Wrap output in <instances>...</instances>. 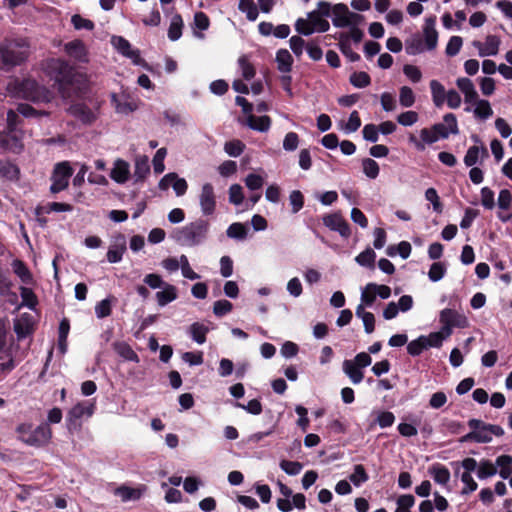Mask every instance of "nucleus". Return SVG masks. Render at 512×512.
Listing matches in <instances>:
<instances>
[{
    "instance_id": "1",
    "label": "nucleus",
    "mask_w": 512,
    "mask_h": 512,
    "mask_svg": "<svg viewBox=\"0 0 512 512\" xmlns=\"http://www.w3.org/2000/svg\"><path fill=\"white\" fill-rule=\"evenodd\" d=\"M210 224L203 218L176 228L171 234V238L180 246L196 247L202 245L208 238Z\"/></svg>"
},
{
    "instance_id": "2",
    "label": "nucleus",
    "mask_w": 512,
    "mask_h": 512,
    "mask_svg": "<svg viewBox=\"0 0 512 512\" xmlns=\"http://www.w3.org/2000/svg\"><path fill=\"white\" fill-rule=\"evenodd\" d=\"M44 73L55 82L62 98L71 96L70 86L72 85L74 71L69 63L63 59L52 58L42 64Z\"/></svg>"
},
{
    "instance_id": "3",
    "label": "nucleus",
    "mask_w": 512,
    "mask_h": 512,
    "mask_svg": "<svg viewBox=\"0 0 512 512\" xmlns=\"http://www.w3.org/2000/svg\"><path fill=\"white\" fill-rule=\"evenodd\" d=\"M468 426L471 431L460 438L461 443H489L492 441L493 436L501 437L504 435V430L501 426L487 424L479 419H470Z\"/></svg>"
},
{
    "instance_id": "4",
    "label": "nucleus",
    "mask_w": 512,
    "mask_h": 512,
    "mask_svg": "<svg viewBox=\"0 0 512 512\" xmlns=\"http://www.w3.org/2000/svg\"><path fill=\"white\" fill-rule=\"evenodd\" d=\"M19 439L29 446L41 447L49 443L52 430L48 424H41L36 428L30 423H22L16 428Z\"/></svg>"
},
{
    "instance_id": "5",
    "label": "nucleus",
    "mask_w": 512,
    "mask_h": 512,
    "mask_svg": "<svg viewBox=\"0 0 512 512\" xmlns=\"http://www.w3.org/2000/svg\"><path fill=\"white\" fill-rule=\"evenodd\" d=\"M15 95L32 102H49L52 93L34 79H23L15 82Z\"/></svg>"
},
{
    "instance_id": "6",
    "label": "nucleus",
    "mask_w": 512,
    "mask_h": 512,
    "mask_svg": "<svg viewBox=\"0 0 512 512\" xmlns=\"http://www.w3.org/2000/svg\"><path fill=\"white\" fill-rule=\"evenodd\" d=\"M372 358L369 353L360 352L353 359H346L342 363V371L352 384H360L364 379L363 369L370 366Z\"/></svg>"
},
{
    "instance_id": "7",
    "label": "nucleus",
    "mask_w": 512,
    "mask_h": 512,
    "mask_svg": "<svg viewBox=\"0 0 512 512\" xmlns=\"http://www.w3.org/2000/svg\"><path fill=\"white\" fill-rule=\"evenodd\" d=\"M278 488L283 498L277 499V508L281 512H290L294 508L302 511L306 509V497L302 493L293 494L292 490L282 482H278Z\"/></svg>"
},
{
    "instance_id": "8",
    "label": "nucleus",
    "mask_w": 512,
    "mask_h": 512,
    "mask_svg": "<svg viewBox=\"0 0 512 512\" xmlns=\"http://www.w3.org/2000/svg\"><path fill=\"white\" fill-rule=\"evenodd\" d=\"M111 45L123 57L129 59L132 64L150 70L148 63L141 57L140 50L134 48L131 43L122 36H112Z\"/></svg>"
},
{
    "instance_id": "9",
    "label": "nucleus",
    "mask_w": 512,
    "mask_h": 512,
    "mask_svg": "<svg viewBox=\"0 0 512 512\" xmlns=\"http://www.w3.org/2000/svg\"><path fill=\"white\" fill-rule=\"evenodd\" d=\"M28 43L24 39L8 40L0 46V55L3 62L7 65H19L27 58L26 51H15V48H27Z\"/></svg>"
},
{
    "instance_id": "10",
    "label": "nucleus",
    "mask_w": 512,
    "mask_h": 512,
    "mask_svg": "<svg viewBox=\"0 0 512 512\" xmlns=\"http://www.w3.org/2000/svg\"><path fill=\"white\" fill-rule=\"evenodd\" d=\"M95 401L87 400L75 404L67 414V428L69 431H77L81 428L80 419L89 418L95 412Z\"/></svg>"
},
{
    "instance_id": "11",
    "label": "nucleus",
    "mask_w": 512,
    "mask_h": 512,
    "mask_svg": "<svg viewBox=\"0 0 512 512\" xmlns=\"http://www.w3.org/2000/svg\"><path fill=\"white\" fill-rule=\"evenodd\" d=\"M363 21V16L349 10L343 3L335 4L332 8V23L337 28L358 26Z\"/></svg>"
},
{
    "instance_id": "12",
    "label": "nucleus",
    "mask_w": 512,
    "mask_h": 512,
    "mask_svg": "<svg viewBox=\"0 0 512 512\" xmlns=\"http://www.w3.org/2000/svg\"><path fill=\"white\" fill-rule=\"evenodd\" d=\"M72 174L73 169L68 161L57 163L51 176L50 191L56 194L65 190L68 187Z\"/></svg>"
},
{
    "instance_id": "13",
    "label": "nucleus",
    "mask_w": 512,
    "mask_h": 512,
    "mask_svg": "<svg viewBox=\"0 0 512 512\" xmlns=\"http://www.w3.org/2000/svg\"><path fill=\"white\" fill-rule=\"evenodd\" d=\"M441 330L446 335H451L453 328H465L468 326V320L465 315L456 310L445 308L439 314Z\"/></svg>"
},
{
    "instance_id": "14",
    "label": "nucleus",
    "mask_w": 512,
    "mask_h": 512,
    "mask_svg": "<svg viewBox=\"0 0 512 512\" xmlns=\"http://www.w3.org/2000/svg\"><path fill=\"white\" fill-rule=\"evenodd\" d=\"M198 202L201 214L205 217L212 216L217 208V196L214 186L206 182L201 186L198 194Z\"/></svg>"
},
{
    "instance_id": "15",
    "label": "nucleus",
    "mask_w": 512,
    "mask_h": 512,
    "mask_svg": "<svg viewBox=\"0 0 512 512\" xmlns=\"http://www.w3.org/2000/svg\"><path fill=\"white\" fill-rule=\"evenodd\" d=\"M23 130H7L0 132V146L11 153L20 154L24 150Z\"/></svg>"
},
{
    "instance_id": "16",
    "label": "nucleus",
    "mask_w": 512,
    "mask_h": 512,
    "mask_svg": "<svg viewBox=\"0 0 512 512\" xmlns=\"http://www.w3.org/2000/svg\"><path fill=\"white\" fill-rule=\"evenodd\" d=\"M111 103L116 113L128 115L138 109L140 101L126 92H121L111 95Z\"/></svg>"
},
{
    "instance_id": "17",
    "label": "nucleus",
    "mask_w": 512,
    "mask_h": 512,
    "mask_svg": "<svg viewBox=\"0 0 512 512\" xmlns=\"http://www.w3.org/2000/svg\"><path fill=\"white\" fill-rule=\"evenodd\" d=\"M127 250V240L124 234L116 233L111 236L107 251V261L111 264L119 263Z\"/></svg>"
},
{
    "instance_id": "18",
    "label": "nucleus",
    "mask_w": 512,
    "mask_h": 512,
    "mask_svg": "<svg viewBox=\"0 0 512 512\" xmlns=\"http://www.w3.org/2000/svg\"><path fill=\"white\" fill-rule=\"evenodd\" d=\"M496 204L498 206V212H497L498 219L503 223H507V222L511 221V219H512V193H511V191L508 189H501L499 191Z\"/></svg>"
},
{
    "instance_id": "19",
    "label": "nucleus",
    "mask_w": 512,
    "mask_h": 512,
    "mask_svg": "<svg viewBox=\"0 0 512 512\" xmlns=\"http://www.w3.org/2000/svg\"><path fill=\"white\" fill-rule=\"evenodd\" d=\"M323 224L330 230L338 232L344 238H348L351 234L349 224L340 213H332L324 216Z\"/></svg>"
},
{
    "instance_id": "20",
    "label": "nucleus",
    "mask_w": 512,
    "mask_h": 512,
    "mask_svg": "<svg viewBox=\"0 0 512 512\" xmlns=\"http://www.w3.org/2000/svg\"><path fill=\"white\" fill-rule=\"evenodd\" d=\"M434 130L441 139H447L451 134L459 133L457 118L453 113H447L443 117V122L433 125Z\"/></svg>"
},
{
    "instance_id": "21",
    "label": "nucleus",
    "mask_w": 512,
    "mask_h": 512,
    "mask_svg": "<svg viewBox=\"0 0 512 512\" xmlns=\"http://www.w3.org/2000/svg\"><path fill=\"white\" fill-rule=\"evenodd\" d=\"M435 26V16H430L425 19L421 36L428 51L434 50L438 44V32Z\"/></svg>"
},
{
    "instance_id": "22",
    "label": "nucleus",
    "mask_w": 512,
    "mask_h": 512,
    "mask_svg": "<svg viewBox=\"0 0 512 512\" xmlns=\"http://www.w3.org/2000/svg\"><path fill=\"white\" fill-rule=\"evenodd\" d=\"M500 39L495 35H488L485 42L473 41V46L478 50L480 57L495 56L499 51Z\"/></svg>"
},
{
    "instance_id": "23",
    "label": "nucleus",
    "mask_w": 512,
    "mask_h": 512,
    "mask_svg": "<svg viewBox=\"0 0 512 512\" xmlns=\"http://www.w3.org/2000/svg\"><path fill=\"white\" fill-rule=\"evenodd\" d=\"M110 178L118 184H125L130 178L129 163L121 158L116 159L110 171Z\"/></svg>"
},
{
    "instance_id": "24",
    "label": "nucleus",
    "mask_w": 512,
    "mask_h": 512,
    "mask_svg": "<svg viewBox=\"0 0 512 512\" xmlns=\"http://www.w3.org/2000/svg\"><path fill=\"white\" fill-rule=\"evenodd\" d=\"M69 113L84 124H91L97 119V114L83 103L73 104L68 109Z\"/></svg>"
},
{
    "instance_id": "25",
    "label": "nucleus",
    "mask_w": 512,
    "mask_h": 512,
    "mask_svg": "<svg viewBox=\"0 0 512 512\" xmlns=\"http://www.w3.org/2000/svg\"><path fill=\"white\" fill-rule=\"evenodd\" d=\"M64 51L68 56L80 62L87 61V49L83 41L76 39L64 45Z\"/></svg>"
},
{
    "instance_id": "26",
    "label": "nucleus",
    "mask_w": 512,
    "mask_h": 512,
    "mask_svg": "<svg viewBox=\"0 0 512 512\" xmlns=\"http://www.w3.org/2000/svg\"><path fill=\"white\" fill-rule=\"evenodd\" d=\"M456 85L458 89L463 93L465 103L472 104L476 102L478 93L472 80L466 77H460L456 80Z\"/></svg>"
},
{
    "instance_id": "27",
    "label": "nucleus",
    "mask_w": 512,
    "mask_h": 512,
    "mask_svg": "<svg viewBox=\"0 0 512 512\" xmlns=\"http://www.w3.org/2000/svg\"><path fill=\"white\" fill-rule=\"evenodd\" d=\"M487 157L488 150L486 147L474 145L468 148L463 161L467 167H474V165Z\"/></svg>"
},
{
    "instance_id": "28",
    "label": "nucleus",
    "mask_w": 512,
    "mask_h": 512,
    "mask_svg": "<svg viewBox=\"0 0 512 512\" xmlns=\"http://www.w3.org/2000/svg\"><path fill=\"white\" fill-rule=\"evenodd\" d=\"M244 124L252 130L265 133L271 127V118L267 115L255 116L251 113L247 115Z\"/></svg>"
},
{
    "instance_id": "29",
    "label": "nucleus",
    "mask_w": 512,
    "mask_h": 512,
    "mask_svg": "<svg viewBox=\"0 0 512 512\" xmlns=\"http://www.w3.org/2000/svg\"><path fill=\"white\" fill-rule=\"evenodd\" d=\"M211 330V327L202 322L192 323L187 330L190 338L197 344L202 345L206 342V336Z\"/></svg>"
},
{
    "instance_id": "30",
    "label": "nucleus",
    "mask_w": 512,
    "mask_h": 512,
    "mask_svg": "<svg viewBox=\"0 0 512 512\" xmlns=\"http://www.w3.org/2000/svg\"><path fill=\"white\" fill-rule=\"evenodd\" d=\"M178 297L177 288L170 284L166 283L160 291L156 292L155 298L160 307H164L167 304L173 302Z\"/></svg>"
},
{
    "instance_id": "31",
    "label": "nucleus",
    "mask_w": 512,
    "mask_h": 512,
    "mask_svg": "<svg viewBox=\"0 0 512 512\" xmlns=\"http://www.w3.org/2000/svg\"><path fill=\"white\" fill-rule=\"evenodd\" d=\"M145 490V486L132 488L129 486L122 485L115 489L114 494L116 496H119L123 502H128L140 499Z\"/></svg>"
},
{
    "instance_id": "32",
    "label": "nucleus",
    "mask_w": 512,
    "mask_h": 512,
    "mask_svg": "<svg viewBox=\"0 0 512 512\" xmlns=\"http://www.w3.org/2000/svg\"><path fill=\"white\" fill-rule=\"evenodd\" d=\"M33 330V319L30 314H22L14 323V331L18 338L27 337Z\"/></svg>"
},
{
    "instance_id": "33",
    "label": "nucleus",
    "mask_w": 512,
    "mask_h": 512,
    "mask_svg": "<svg viewBox=\"0 0 512 512\" xmlns=\"http://www.w3.org/2000/svg\"><path fill=\"white\" fill-rule=\"evenodd\" d=\"M14 274L20 279L25 285L33 283V276L26 264L19 259H14L11 263Z\"/></svg>"
},
{
    "instance_id": "34",
    "label": "nucleus",
    "mask_w": 512,
    "mask_h": 512,
    "mask_svg": "<svg viewBox=\"0 0 512 512\" xmlns=\"http://www.w3.org/2000/svg\"><path fill=\"white\" fill-rule=\"evenodd\" d=\"M275 61L280 73H290L293 65V57L287 49H279L276 53Z\"/></svg>"
},
{
    "instance_id": "35",
    "label": "nucleus",
    "mask_w": 512,
    "mask_h": 512,
    "mask_svg": "<svg viewBox=\"0 0 512 512\" xmlns=\"http://www.w3.org/2000/svg\"><path fill=\"white\" fill-rule=\"evenodd\" d=\"M429 474L440 485H447L450 481V471L444 465L436 463L429 468Z\"/></svg>"
},
{
    "instance_id": "36",
    "label": "nucleus",
    "mask_w": 512,
    "mask_h": 512,
    "mask_svg": "<svg viewBox=\"0 0 512 512\" xmlns=\"http://www.w3.org/2000/svg\"><path fill=\"white\" fill-rule=\"evenodd\" d=\"M496 469L499 468L500 477L502 479H508L512 474V457L510 455H500L496 458L494 464Z\"/></svg>"
},
{
    "instance_id": "37",
    "label": "nucleus",
    "mask_w": 512,
    "mask_h": 512,
    "mask_svg": "<svg viewBox=\"0 0 512 512\" xmlns=\"http://www.w3.org/2000/svg\"><path fill=\"white\" fill-rule=\"evenodd\" d=\"M425 51H428V49L426 48L420 34L413 35L406 41V53L408 55H418Z\"/></svg>"
},
{
    "instance_id": "38",
    "label": "nucleus",
    "mask_w": 512,
    "mask_h": 512,
    "mask_svg": "<svg viewBox=\"0 0 512 512\" xmlns=\"http://www.w3.org/2000/svg\"><path fill=\"white\" fill-rule=\"evenodd\" d=\"M430 89L434 105L438 108L442 107L447 95L444 86L437 80H431Z\"/></svg>"
},
{
    "instance_id": "39",
    "label": "nucleus",
    "mask_w": 512,
    "mask_h": 512,
    "mask_svg": "<svg viewBox=\"0 0 512 512\" xmlns=\"http://www.w3.org/2000/svg\"><path fill=\"white\" fill-rule=\"evenodd\" d=\"M150 172L149 159L147 156H137L135 159L134 177L136 181L143 180Z\"/></svg>"
},
{
    "instance_id": "40",
    "label": "nucleus",
    "mask_w": 512,
    "mask_h": 512,
    "mask_svg": "<svg viewBox=\"0 0 512 512\" xmlns=\"http://www.w3.org/2000/svg\"><path fill=\"white\" fill-rule=\"evenodd\" d=\"M475 108L473 109V113L476 118L480 120H487L493 114V110L488 100L478 99L473 103Z\"/></svg>"
},
{
    "instance_id": "41",
    "label": "nucleus",
    "mask_w": 512,
    "mask_h": 512,
    "mask_svg": "<svg viewBox=\"0 0 512 512\" xmlns=\"http://www.w3.org/2000/svg\"><path fill=\"white\" fill-rule=\"evenodd\" d=\"M227 237L235 240H245L248 235V227L241 222H234L226 230Z\"/></svg>"
},
{
    "instance_id": "42",
    "label": "nucleus",
    "mask_w": 512,
    "mask_h": 512,
    "mask_svg": "<svg viewBox=\"0 0 512 512\" xmlns=\"http://www.w3.org/2000/svg\"><path fill=\"white\" fill-rule=\"evenodd\" d=\"M308 16L311 21V29L314 32H326L330 28L329 22L320 15L317 11H312L308 13Z\"/></svg>"
},
{
    "instance_id": "43",
    "label": "nucleus",
    "mask_w": 512,
    "mask_h": 512,
    "mask_svg": "<svg viewBox=\"0 0 512 512\" xmlns=\"http://www.w3.org/2000/svg\"><path fill=\"white\" fill-rule=\"evenodd\" d=\"M183 20L179 14H175L170 21L168 28V38L171 41H177L182 36Z\"/></svg>"
},
{
    "instance_id": "44",
    "label": "nucleus",
    "mask_w": 512,
    "mask_h": 512,
    "mask_svg": "<svg viewBox=\"0 0 512 512\" xmlns=\"http://www.w3.org/2000/svg\"><path fill=\"white\" fill-rule=\"evenodd\" d=\"M113 348L115 352L120 355L122 358L128 361H138L137 354L133 351V349L126 342H115L113 344Z\"/></svg>"
},
{
    "instance_id": "45",
    "label": "nucleus",
    "mask_w": 512,
    "mask_h": 512,
    "mask_svg": "<svg viewBox=\"0 0 512 512\" xmlns=\"http://www.w3.org/2000/svg\"><path fill=\"white\" fill-rule=\"evenodd\" d=\"M477 477L480 480L490 478L497 474L496 466L489 460H481L477 468Z\"/></svg>"
},
{
    "instance_id": "46",
    "label": "nucleus",
    "mask_w": 512,
    "mask_h": 512,
    "mask_svg": "<svg viewBox=\"0 0 512 512\" xmlns=\"http://www.w3.org/2000/svg\"><path fill=\"white\" fill-rule=\"evenodd\" d=\"M238 68L242 77L247 81L253 79L256 74L254 66L250 63L246 55L239 57Z\"/></svg>"
},
{
    "instance_id": "47",
    "label": "nucleus",
    "mask_w": 512,
    "mask_h": 512,
    "mask_svg": "<svg viewBox=\"0 0 512 512\" xmlns=\"http://www.w3.org/2000/svg\"><path fill=\"white\" fill-rule=\"evenodd\" d=\"M447 273V264L444 262H434L428 271V278L432 282H438L444 278Z\"/></svg>"
},
{
    "instance_id": "48",
    "label": "nucleus",
    "mask_w": 512,
    "mask_h": 512,
    "mask_svg": "<svg viewBox=\"0 0 512 512\" xmlns=\"http://www.w3.org/2000/svg\"><path fill=\"white\" fill-rule=\"evenodd\" d=\"M238 9L246 14L249 21H255L259 15L254 0H239Z\"/></svg>"
},
{
    "instance_id": "49",
    "label": "nucleus",
    "mask_w": 512,
    "mask_h": 512,
    "mask_svg": "<svg viewBox=\"0 0 512 512\" xmlns=\"http://www.w3.org/2000/svg\"><path fill=\"white\" fill-rule=\"evenodd\" d=\"M448 337H450L449 335H446L445 333H443V330H439L437 332H432L430 333L429 335L425 336L424 335V342H425V345H426V348H439L442 346L443 344V341L445 339H447Z\"/></svg>"
},
{
    "instance_id": "50",
    "label": "nucleus",
    "mask_w": 512,
    "mask_h": 512,
    "mask_svg": "<svg viewBox=\"0 0 512 512\" xmlns=\"http://www.w3.org/2000/svg\"><path fill=\"white\" fill-rule=\"evenodd\" d=\"M415 504V497L412 494H403L396 499L395 512H411Z\"/></svg>"
},
{
    "instance_id": "51",
    "label": "nucleus",
    "mask_w": 512,
    "mask_h": 512,
    "mask_svg": "<svg viewBox=\"0 0 512 512\" xmlns=\"http://www.w3.org/2000/svg\"><path fill=\"white\" fill-rule=\"evenodd\" d=\"M480 197H481V205L486 210L494 209L496 203H495V194L492 189H490L487 186L482 187L480 190Z\"/></svg>"
},
{
    "instance_id": "52",
    "label": "nucleus",
    "mask_w": 512,
    "mask_h": 512,
    "mask_svg": "<svg viewBox=\"0 0 512 512\" xmlns=\"http://www.w3.org/2000/svg\"><path fill=\"white\" fill-rule=\"evenodd\" d=\"M399 102L405 108L412 107L415 103V94L408 86H402L399 89Z\"/></svg>"
},
{
    "instance_id": "53",
    "label": "nucleus",
    "mask_w": 512,
    "mask_h": 512,
    "mask_svg": "<svg viewBox=\"0 0 512 512\" xmlns=\"http://www.w3.org/2000/svg\"><path fill=\"white\" fill-rule=\"evenodd\" d=\"M376 253L371 248H367L356 256V262L363 267H374Z\"/></svg>"
},
{
    "instance_id": "54",
    "label": "nucleus",
    "mask_w": 512,
    "mask_h": 512,
    "mask_svg": "<svg viewBox=\"0 0 512 512\" xmlns=\"http://www.w3.org/2000/svg\"><path fill=\"white\" fill-rule=\"evenodd\" d=\"M229 202L235 206H239L244 203V192L243 188L239 184H232L228 190Z\"/></svg>"
},
{
    "instance_id": "55",
    "label": "nucleus",
    "mask_w": 512,
    "mask_h": 512,
    "mask_svg": "<svg viewBox=\"0 0 512 512\" xmlns=\"http://www.w3.org/2000/svg\"><path fill=\"white\" fill-rule=\"evenodd\" d=\"M439 139L438 133L434 130V126L430 128H423L420 130V142L423 143L424 149L426 145L436 143Z\"/></svg>"
},
{
    "instance_id": "56",
    "label": "nucleus",
    "mask_w": 512,
    "mask_h": 512,
    "mask_svg": "<svg viewBox=\"0 0 512 512\" xmlns=\"http://www.w3.org/2000/svg\"><path fill=\"white\" fill-rule=\"evenodd\" d=\"M368 474L363 465L358 464L354 466L353 473L349 476L350 481L356 486L359 487L363 483L368 480Z\"/></svg>"
},
{
    "instance_id": "57",
    "label": "nucleus",
    "mask_w": 512,
    "mask_h": 512,
    "mask_svg": "<svg viewBox=\"0 0 512 512\" xmlns=\"http://www.w3.org/2000/svg\"><path fill=\"white\" fill-rule=\"evenodd\" d=\"M245 185L250 191H259L264 185V178L256 173H250L245 177Z\"/></svg>"
},
{
    "instance_id": "58",
    "label": "nucleus",
    "mask_w": 512,
    "mask_h": 512,
    "mask_svg": "<svg viewBox=\"0 0 512 512\" xmlns=\"http://www.w3.org/2000/svg\"><path fill=\"white\" fill-rule=\"evenodd\" d=\"M362 167H363L364 174L368 178L375 179L378 177L380 168H379L378 163L375 160H373L371 158L364 159L362 161Z\"/></svg>"
},
{
    "instance_id": "59",
    "label": "nucleus",
    "mask_w": 512,
    "mask_h": 512,
    "mask_svg": "<svg viewBox=\"0 0 512 512\" xmlns=\"http://www.w3.org/2000/svg\"><path fill=\"white\" fill-rule=\"evenodd\" d=\"M350 83L356 88H365L371 83V78L366 72H354L350 76Z\"/></svg>"
},
{
    "instance_id": "60",
    "label": "nucleus",
    "mask_w": 512,
    "mask_h": 512,
    "mask_svg": "<svg viewBox=\"0 0 512 512\" xmlns=\"http://www.w3.org/2000/svg\"><path fill=\"white\" fill-rule=\"evenodd\" d=\"M234 406L245 410L247 413L252 415H260L262 413V404L258 399H252L247 404L235 402Z\"/></svg>"
},
{
    "instance_id": "61",
    "label": "nucleus",
    "mask_w": 512,
    "mask_h": 512,
    "mask_svg": "<svg viewBox=\"0 0 512 512\" xmlns=\"http://www.w3.org/2000/svg\"><path fill=\"white\" fill-rule=\"evenodd\" d=\"M112 303L110 298H105L95 306V314L98 319H103L111 315Z\"/></svg>"
},
{
    "instance_id": "62",
    "label": "nucleus",
    "mask_w": 512,
    "mask_h": 512,
    "mask_svg": "<svg viewBox=\"0 0 512 512\" xmlns=\"http://www.w3.org/2000/svg\"><path fill=\"white\" fill-rule=\"evenodd\" d=\"M244 149L245 145L240 140H232L224 145V151L231 157L240 156Z\"/></svg>"
},
{
    "instance_id": "63",
    "label": "nucleus",
    "mask_w": 512,
    "mask_h": 512,
    "mask_svg": "<svg viewBox=\"0 0 512 512\" xmlns=\"http://www.w3.org/2000/svg\"><path fill=\"white\" fill-rule=\"evenodd\" d=\"M20 295L22 298V304L30 309H33L37 304V298L34 292L29 287H20Z\"/></svg>"
},
{
    "instance_id": "64",
    "label": "nucleus",
    "mask_w": 512,
    "mask_h": 512,
    "mask_svg": "<svg viewBox=\"0 0 512 512\" xmlns=\"http://www.w3.org/2000/svg\"><path fill=\"white\" fill-rule=\"evenodd\" d=\"M462 45L463 40L460 36H452L446 45L445 53L449 57L456 56L460 52Z\"/></svg>"
}]
</instances>
